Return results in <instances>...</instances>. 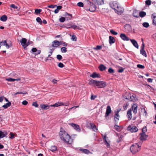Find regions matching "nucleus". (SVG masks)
Returning a JSON list of instances; mask_svg holds the SVG:
<instances>
[{
    "label": "nucleus",
    "mask_w": 156,
    "mask_h": 156,
    "mask_svg": "<svg viewBox=\"0 0 156 156\" xmlns=\"http://www.w3.org/2000/svg\"><path fill=\"white\" fill-rule=\"evenodd\" d=\"M69 125L72 127L77 132H80L81 129L79 125L73 123H69Z\"/></svg>",
    "instance_id": "20e7f679"
},
{
    "label": "nucleus",
    "mask_w": 156,
    "mask_h": 156,
    "mask_svg": "<svg viewBox=\"0 0 156 156\" xmlns=\"http://www.w3.org/2000/svg\"><path fill=\"white\" fill-rule=\"evenodd\" d=\"M42 10L41 9H36L35 10V13L36 14L40 13L41 12Z\"/></svg>",
    "instance_id": "79ce46f5"
},
{
    "label": "nucleus",
    "mask_w": 156,
    "mask_h": 156,
    "mask_svg": "<svg viewBox=\"0 0 156 156\" xmlns=\"http://www.w3.org/2000/svg\"><path fill=\"white\" fill-rule=\"evenodd\" d=\"M110 32L113 34L114 35H116L118 34V33L117 32H115L113 30H110Z\"/></svg>",
    "instance_id": "3c124183"
},
{
    "label": "nucleus",
    "mask_w": 156,
    "mask_h": 156,
    "mask_svg": "<svg viewBox=\"0 0 156 156\" xmlns=\"http://www.w3.org/2000/svg\"><path fill=\"white\" fill-rule=\"evenodd\" d=\"M6 80L10 82H13L15 81V80L14 79L12 78H8L6 79Z\"/></svg>",
    "instance_id": "864d4df0"
},
{
    "label": "nucleus",
    "mask_w": 156,
    "mask_h": 156,
    "mask_svg": "<svg viewBox=\"0 0 156 156\" xmlns=\"http://www.w3.org/2000/svg\"><path fill=\"white\" fill-rule=\"evenodd\" d=\"M32 105L35 107H38V105L37 104L36 102H33L32 103Z\"/></svg>",
    "instance_id": "052dcab7"
},
{
    "label": "nucleus",
    "mask_w": 156,
    "mask_h": 156,
    "mask_svg": "<svg viewBox=\"0 0 156 156\" xmlns=\"http://www.w3.org/2000/svg\"><path fill=\"white\" fill-rule=\"evenodd\" d=\"M97 82V81L93 80H91L89 81V83L91 86L94 87L96 86Z\"/></svg>",
    "instance_id": "aec40b11"
},
{
    "label": "nucleus",
    "mask_w": 156,
    "mask_h": 156,
    "mask_svg": "<svg viewBox=\"0 0 156 156\" xmlns=\"http://www.w3.org/2000/svg\"><path fill=\"white\" fill-rule=\"evenodd\" d=\"M115 42V40L114 38L112 36H109V43L110 44L114 43Z\"/></svg>",
    "instance_id": "2f4dec72"
},
{
    "label": "nucleus",
    "mask_w": 156,
    "mask_h": 156,
    "mask_svg": "<svg viewBox=\"0 0 156 156\" xmlns=\"http://www.w3.org/2000/svg\"><path fill=\"white\" fill-rule=\"evenodd\" d=\"M111 108L109 106H108L106 108V110L105 117H107L109 114L111 112Z\"/></svg>",
    "instance_id": "4468645a"
},
{
    "label": "nucleus",
    "mask_w": 156,
    "mask_h": 156,
    "mask_svg": "<svg viewBox=\"0 0 156 156\" xmlns=\"http://www.w3.org/2000/svg\"><path fill=\"white\" fill-rule=\"evenodd\" d=\"M108 72L109 73H113L114 72V70L112 69L111 68H109L108 70Z\"/></svg>",
    "instance_id": "bf43d9fd"
},
{
    "label": "nucleus",
    "mask_w": 156,
    "mask_h": 156,
    "mask_svg": "<svg viewBox=\"0 0 156 156\" xmlns=\"http://www.w3.org/2000/svg\"><path fill=\"white\" fill-rule=\"evenodd\" d=\"M140 139L142 140H146L148 136L146 135L145 133H141L140 134Z\"/></svg>",
    "instance_id": "ddd939ff"
},
{
    "label": "nucleus",
    "mask_w": 156,
    "mask_h": 156,
    "mask_svg": "<svg viewBox=\"0 0 156 156\" xmlns=\"http://www.w3.org/2000/svg\"><path fill=\"white\" fill-rule=\"evenodd\" d=\"M133 16L135 17L136 18H138L139 17V16L138 15V12L136 10H134V11H133Z\"/></svg>",
    "instance_id": "e433bc0d"
},
{
    "label": "nucleus",
    "mask_w": 156,
    "mask_h": 156,
    "mask_svg": "<svg viewBox=\"0 0 156 156\" xmlns=\"http://www.w3.org/2000/svg\"><path fill=\"white\" fill-rule=\"evenodd\" d=\"M151 1L150 0H146L145 1V3L146 5H151Z\"/></svg>",
    "instance_id": "5fc2aeb1"
},
{
    "label": "nucleus",
    "mask_w": 156,
    "mask_h": 156,
    "mask_svg": "<svg viewBox=\"0 0 156 156\" xmlns=\"http://www.w3.org/2000/svg\"><path fill=\"white\" fill-rule=\"evenodd\" d=\"M56 6V5H48V7L49 8H54Z\"/></svg>",
    "instance_id": "69168bd1"
},
{
    "label": "nucleus",
    "mask_w": 156,
    "mask_h": 156,
    "mask_svg": "<svg viewBox=\"0 0 156 156\" xmlns=\"http://www.w3.org/2000/svg\"><path fill=\"white\" fill-rule=\"evenodd\" d=\"M106 136L107 135L106 134H105L104 135L102 134L103 139L105 143V144L106 146L107 147H109L110 146V144L109 142H108L106 140Z\"/></svg>",
    "instance_id": "1a4fd4ad"
},
{
    "label": "nucleus",
    "mask_w": 156,
    "mask_h": 156,
    "mask_svg": "<svg viewBox=\"0 0 156 156\" xmlns=\"http://www.w3.org/2000/svg\"><path fill=\"white\" fill-rule=\"evenodd\" d=\"M10 138L13 139L14 138V135L12 133H10Z\"/></svg>",
    "instance_id": "338daca9"
},
{
    "label": "nucleus",
    "mask_w": 156,
    "mask_h": 156,
    "mask_svg": "<svg viewBox=\"0 0 156 156\" xmlns=\"http://www.w3.org/2000/svg\"><path fill=\"white\" fill-rule=\"evenodd\" d=\"M128 104L126 103V104H124L123 105V108L124 110H126L127 109V107L128 106Z\"/></svg>",
    "instance_id": "774afa93"
},
{
    "label": "nucleus",
    "mask_w": 156,
    "mask_h": 156,
    "mask_svg": "<svg viewBox=\"0 0 156 156\" xmlns=\"http://www.w3.org/2000/svg\"><path fill=\"white\" fill-rule=\"evenodd\" d=\"M132 108L133 113L134 114H136L137 113V110L136 105L134 104L133 105H132Z\"/></svg>",
    "instance_id": "6ab92c4d"
},
{
    "label": "nucleus",
    "mask_w": 156,
    "mask_h": 156,
    "mask_svg": "<svg viewBox=\"0 0 156 156\" xmlns=\"http://www.w3.org/2000/svg\"><path fill=\"white\" fill-rule=\"evenodd\" d=\"M65 20V18L64 17H61L59 19V21L62 23L64 22Z\"/></svg>",
    "instance_id": "a18cd8bd"
},
{
    "label": "nucleus",
    "mask_w": 156,
    "mask_h": 156,
    "mask_svg": "<svg viewBox=\"0 0 156 156\" xmlns=\"http://www.w3.org/2000/svg\"><path fill=\"white\" fill-rule=\"evenodd\" d=\"M65 16L67 20H70L72 17V15L71 14H69L67 12L65 13Z\"/></svg>",
    "instance_id": "393cba45"
},
{
    "label": "nucleus",
    "mask_w": 156,
    "mask_h": 156,
    "mask_svg": "<svg viewBox=\"0 0 156 156\" xmlns=\"http://www.w3.org/2000/svg\"><path fill=\"white\" fill-rule=\"evenodd\" d=\"M143 25L144 27L146 28H147L149 26V23L147 22L144 23H143Z\"/></svg>",
    "instance_id": "c03bdc74"
},
{
    "label": "nucleus",
    "mask_w": 156,
    "mask_h": 156,
    "mask_svg": "<svg viewBox=\"0 0 156 156\" xmlns=\"http://www.w3.org/2000/svg\"><path fill=\"white\" fill-rule=\"evenodd\" d=\"M114 128L118 132L121 131L123 129L122 126H119L116 125H115L114 126Z\"/></svg>",
    "instance_id": "b1692460"
},
{
    "label": "nucleus",
    "mask_w": 156,
    "mask_h": 156,
    "mask_svg": "<svg viewBox=\"0 0 156 156\" xmlns=\"http://www.w3.org/2000/svg\"><path fill=\"white\" fill-rule=\"evenodd\" d=\"M144 43L142 44V46L140 48V53L144 56L146 57H147V55L146 52L144 50Z\"/></svg>",
    "instance_id": "6e6552de"
},
{
    "label": "nucleus",
    "mask_w": 156,
    "mask_h": 156,
    "mask_svg": "<svg viewBox=\"0 0 156 156\" xmlns=\"http://www.w3.org/2000/svg\"><path fill=\"white\" fill-rule=\"evenodd\" d=\"M115 10L116 12L118 14H121L123 12V9L121 7L119 6V9H116V10Z\"/></svg>",
    "instance_id": "2eb2a0df"
},
{
    "label": "nucleus",
    "mask_w": 156,
    "mask_h": 156,
    "mask_svg": "<svg viewBox=\"0 0 156 156\" xmlns=\"http://www.w3.org/2000/svg\"><path fill=\"white\" fill-rule=\"evenodd\" d=\"M92 3V2L89 0L86 1L84 3V9L87 11H89V8L91 7Z\"/></svg>",
    "instance_id": "423d86ee"
},
{
    "label": "nucleus",
    "mask_w": 156,
    "mask_h": 156,
    "mask_svg": "<svg viewBox=\"0 0 156 156\" xmlns=\"http://www.w3.org/2000/svg\"><path fill=\"white\" fill-rule=\"evenodd\" d=\"M130 41L133 45L137 48H138L139 45L137 42L134 39H130Z\"/></svg>",
    "instance_id": "f3484780"
},
{
    "label": "nucleus",
    "mask_w": 156,
    "mask_h": 156,
    "mask_svg": "<svg viewBox=\"0 0 156 156\" xmlns=\"http://www.w3.org/2000/svg\"><path fill=\"white\" fill-rule=\"evenodd\" d=\"M72 40L73 41H76V36L73 34L72 36Z\"/></svg>",
    "instance_id": "a19ab883"
},
{
    "label": "nucleus",
    "mask_w": 156,
    "mask_h": 156,
    "mask_svg": "<svg viewBox=\"0 0 156 156\" xmlns=\"http://www.w3.org/2000/svg\"><path fill=\"white\" fill-rule=\"evenodd\" d=\"M90 128L92 129L94 131H96L98 130V129L96 127L95 125L93 123H90Z\"/></svg>",
    "instance_id": "a878e982"
},
{
    "label": "nucleus",
    "mask_w": 156,
    "mask_h": 156,
    "mask_svg": "<svg viewBox=\"0 0 156 156\" xmlns=\"http://www.w3.org/2000/svg\"><path fill=\"white\" fill-rule=\"evenodd\" d=\"M7 135V133L6 132H2V131H0V138H2L4 137Z\"/></svg>",
    "instance_id": "bb28decb"
},
{
    "label": "nucleus",
    "mask_w": 156,
    "mask_h": 156,
    "mask_svg": "<svg viewBox=\"0 0 156 156\" xmlns=\"http://www.w3.org/2000/svg\"><path fill=\"white\" fill-rule=\"evenodd\" d=\"M36 21L38 22L40 24H41L42 23V21L41 19L39 17H37L36 19Z\"/></svg>",
    "instance_id": "ea45409f"
},
{
    "label": "nucleus",
    "mask_w": 156,
    "mask_h": 156,
    "mask_svg": "<svg viewBox=\"0 0 156 156\" xmlns=\"http://www.w3.org/2000/svg\"><path fill=\"white\" fill-rule=\"evenodd\" d=\"M127 129L129 131L132 133L136 132L138 130V128L136 126H128Z\"/></svg>",
    "instance_id": "0eeeda50"
},
{
    "label": "nucleus",
    "mask_w": 156,
    "mask_h": 156,
    "mask_svg": "<svg viewBox=\"0 0 156 156\" xmlns=\"http://www.w3.org/2000/svg\"><path fill=\"white\" fill-rule=\"evenodd\" d=\"M27 42V39L25 38H23L20 41L21 45L23 46L24 48H26L27 45H26Z\"/></svg>",
    "instance_id": "f8f14e48"
},
{
    "label": "nucleus",
    "mask_w": 156,
    "mask_h": 156,
    "mask_svg": "<svg viewBox=\"0 0 156 156\" xmlns=\"http://www.w3.org/2000/svg\"><path fill=\"white\" fill-rule=\"evenodd\" d=\"M100 75L98 74H97L96 73H94L90 75V76L94 78H99Z\"/></svg>",
    "instance_id": "cd10ccee"
},
{
    "label": "nucleus",
    "mask_w": 156,
    "mask_h": 156,
    "mask_svg": "<svg viewBox=\"0 0 156 156\" xmlns=\"http://www.w3.org/2000/svg\"><path fill=\"white\" fill-rule=\"evenodd\" d=\"M96 9L95 5L93 3H92L91 6L89 8V11L91 12H94Z\"/></svg>",
    "instance_id": "a211bd4d"
},
{
    "label": "nucleus",
    "mask_w": 156,
    "mask_h": 156,
    "mask_svg": "<svg viewBox=\"0 0 156 156\" xmlns=\"http://www.w3.org/2000/svg\"><path fill=\"white\" fill-rule=\"evenodd\" d=\"M71 28H72L74 30H75L76 29H79V27H77L76 25H73V24H71Z\"/></svg>",
    "instance_id": "49530a36"
},
{
    "label": "nucleus",
    "mask_w": 156,
    "mask_h": 156,
    "mask_svg": "<svg viewBox=\"0 0 156 156\" xmlns=\"http://www.w3.org/2000/svg\"><path fill=\"white\" fill-rule=\"evenodd\" d=\"M71 24H66L65 27L67 29H69L71 28Z\"/></svg>",
    "instance_id": "e2e57ef3"
},
{
    "label": "nucleus",
    "mask_w": 156,
    "mask_h": 156,
    "mask_svg": "<svg viewBox=\"0 0 156 156\" xmlns=\"http://www.w3.org/2000/svg\"><path fill=\"white\" fill-rule=\"evenodd\" d=\"M110 5L111 7L114 9L116 10V9H119V6L118 4L115 2H112L110 3Z\"/></svg>",
    "instance_id": "9b49d317"
},
{
    "label": "nucleus",
    "mask_w": 156,
    "mask_h": 156,
    "mask_svg": "<svg viewBox=\"0 0 156 156\" xmlns=\"http://www.w3.org/2000/svg\"><path fill=\"white\" fill-rule=\"evenodd\" d=\"M125 29H127L128 30H129L131 29V27L129 24H126L124 26Z\"/></svg>",
    "instance_id": "4c0bfd02"
},
{
    "label": "nucleus",
    "mask_w": 156,
    "mask_h": 156,
    "mask_svg": "<svg viewBox=\"0 0 156 156\" xmlns=\"http://www.w3.org/2000/svg\"><path fill=\"white\" fill-rule=\"evenodd\" d=\"M31 51L33 53H35L34 54L35 55L39 54L41 52L40 50H37L36 48H32Z\"/></svg>",
    "instance_id": "4be33fe9"
},
{
    "label": "nucleus",
    "mask_w": 156,
    "mask_h": 156,
    "mask_svg": "<svg viewBox=\"0 0 156 156\" xmlns=\"http://www.w3.org/2000/svg\"><path fill=\"white\" fill-rule=\"evenodd\" d=\"M131 111V109L130 108L128 109L127 112V116L129 119H131L132 117Z\"/></svg>",
    "instance_id": "412c9836"
},
{
    "label": "nucleus",
    "mask_w": 156,
    "mask_h": 156,
    "mask_svg": "<svg viewBox=\"0 0 156 156\" xmlns=\"http://www.w3.org/2000/svg\"><path fill=\"white\" fill-rule=\"evenodd\" d=\"M6 41H0V48L2 45H5L6 44Z\"/></svg>",
    "instance_id": "6e6d98bb"
},
{
    "label": "nucleus",
    "mask_w": 156,
    "mask_h": 156,
    "mask_svg": "<svg viewBox=\"0 0 156 156\" xmlns=\"http://www.w3.org/2000/svg\"><path fill=\"white\" fill-rule=\"evenodd\" d=\"M64 104L63 102H58L55 103V104L50 105V106L51 107H58L59 106H60L61 105H64Z\"/></svg>",
    "instance_id": "5701e85b"
},
{
    "label": "nucleus",
    "mask_w": 156,
    "mask_h": 156,
    "mask_svg": "<svg viewBox=\"0 0 156 156\" xmlns=\"http://www.w3.org/2000/svg\"><path fill=\"white\" fill-rule=\"evenodd\" d=\"M11 105V102H10L8 101V103H6L5 105H3L2 107L5 109H6L8 108V107H10Z\"/></svg>",
    "instance_id": "c756f323"
},
{
    "label": "nucleus",
    "mask_w": 156,
    "mask_h": 156,
    "mask_svg": "<svg viewBox=\"0 0 156 156\" xmlns=\"http://www.w3.org/2000/svg\"><path fill=\"white\" fill-rule=\"evenodd\" d=\"M146 15V13L144 11H141L139 12V16L141 17H143Z\"/></svg>",
    "instance_id": "c9c22d12"
},
{
    "label": "nucleus",
    "mask_w": 156,
    "mask_h": 156,
    "mask_svg": "<svg viewBox=\"0 0 156 156\" xmlns=\"http://www.w3.org/2000/svg\"><path fill=\"white\" fill-rule=\"evenodd\" d=\"M80 150L82 151L83 153L87 154H88L90 153L89 150L86 149L80 148Z\"/></svg>",
    "instance_id": "c85d7f7f"
},
{
    "label": "nucleus",
    "mask_w": 156,
    "mask_h": 156,
    "mask_svg": "<svg viewBox=\"0 0 156 156\" xmlns=\"http://www.w3.org/2000/svg\"><path fill=\"white\" fill-rule=\"evenodd\" d=\"M153 21L154 25L156 26V16L154 17Z\"/></svg>",
    "instance_id": "4d7b16f0"
},
{
    "label": "nucleus",
    "mask_w": 156,
    "mask_h": 156,
    "mask_svg": "<svg viewBox=\"0 0 156 156\" xmlns=\"http://www.w3.org/2000/svg\"><path fill=\"white\" fill-rule=\"evenodd\" d=\"M57 58L58 59L60 60L62 58V57L61 55H57Z\"/></svg>",
    "instance_id": "13d9d810"
},
{
    "label": "nucleus",
    "mask_w": 156,
    "mask_h": 156,
    "mask_svg": "<svg viewBox=\"0 0 156 156\" xmlns=\"http://www.w3.org/2000/svg\"><path fill=\"white\" fill-rule=\"evenodd\" d=\"M127 99H129L130 101L133 102H135L137 101V98L136 97V95L135 94H129L128 95L127 97L126 98Z\"/></svg>",
    "instance_id": "7ed1b4c3"
},
{
    "label": "nucleus",
    "mask_w": 156,
    "mask_h": 156,
    "mask_svg": "<svg viewBox=\"0 0 156 156\" xmlns=\"http://www.w3.org/2000/svg\"><path fill=\"white\" fill-rule=\"evenodd\" d=\"M141 146L138 143H135L132 145L130 147V150L133 154H135L138 152L140 149Z\"/></svg>",
    "instance_id": "f03ea898"
},
{
    "label": "nucleus",
    "mask_w": 156,
    "mask_h": 156,
    "mask_svg": "<svg viewBox=\"0 0 156 156\" xmlns=\"http://www.w3.org/2000/svg\"><path fill=\"white\" fill-rule=\"evenodd\" d=\"M120 37L124 41H128L129 40V38L124 34H121Z\"/></svg>",
    "instance_id": "dca6fc26"
},
{
    "label": "nucleus",
    "mask_w": 156,
    "mask_h": 156,
    "mask_svg": "<svg viewBox=\"0 0 156 156\" xmlns=\"http://www.w3.org/2000/svg\"><path fill=\"white\" fill-rule=\"evenodd\" d=\"M59 136L61 140L69 144H71L73 141V139L63 129H61L59 133Z\"/></svg>",
    "instance_id": "f257e3e1"
},
{
    "label": "nucleus",
    "mask_w": 156,
    "mask_h": 156,
    "mask_svg": "<svg viewBox=\"0 0 156 156\" xmlns=\"http://www.w3.org/2000/svg\"><path fill=\"white\" fill-rule=\"evenodd\" d=\"M60 42L57 40H55L52 43V46L54 48H56L60 45Z\"/></svg>",
    "instance_id": "9d476101"
},
{
    "label": "nucleus",
    "mask_w": 156,
    "mask_h": 156,
    "mask_svg": "<svg viewBox=\"0 0 156 156\" xmlns=\"http://www.w3.org/2000/svg\"><path fill=\"white\" fill-rule=\"evenodd\" d=\"M137 67L140 69H144L145 68V67L144 66L140 65V64H137Z\"/></svg>",
    "instance_id": "37998d69"
},
{
    "label": "nucleus",
    "mask_w": 156,
    "mask_h": 156,
    "mask_svg": "<svg viewBox=\"0 0 156 156\" xmlns=\"http://www.w3.org/2000/svg\"><path fill=\"white\" fill-rule=\"evenodd\" d=\"M99 69L100 70L103 71L105 70L106 67L103 64H101L99 67Z\"/></svg>",
    "instance_id": "72a5a7b5"
},
{
    "label": "nucleus",
    "mask_w": 156,
    "mask_h": 156,
    "mask_svg": "<svg viewBox=\"0 0 156 156\" xmlns=\"http://www.w3.org/2000/svg\"><path fill=\"white\" fill-rule=\"evenodd\" d=\"M7 19V17L6 15H3L0 18V20L3 22H5Z\"/></svg>",
    "instance_id": "7c9ffc66"
},
{
    "label": "nucleus",
    "mask_w": 156,
    "mask_h": 156,
    "mask_svg": "<svg viewBox=\"0 0 156 156\" xmlns=\"http://www.w3.org/2000/svg\"><path fill=\"white\" fill-rule=\"evenodd\" d=\"M147 129L146 126H144L143 127L142 129V133H145L147 131Z\"/></svg>",
    "instance_id": "603ef678"
},
{
    "label": "nucleus",
    "mask_w": 156,
    "mask_h": 156,
    "mask_svg": "<svg viewBox=\"0 0 156 156\" xmlns=\"http://www.w3.org/2000/svg\"><path fill=\"white\" fill-rule=\"evenodd\" d=\"M58 66L59 67L61 68L63 67L64 66L63 64L61 62L59 63Z\"/></svg>",
    "instance_id": "680f3d73"
},
{
    "label": "nucleus",
    "mask_w": 156,
    "mask_h": 156,
    "mask_svg": "<svg viewBox=\"0 0 156 156\" xmlns=\"http://www.w3.org/2000/svg\"><path fill=\"white\" fill-rule=\"evenodd\" d=\"M102 48V47L101 46L97 45L96 47L94 48V49L96 50H100Z\"/></svg>",
    "instance_id": "de8ad7c7"
},
{
    "label": "nucleus",
    "mask_w": 156,
    "mask_h": 156,
    "mask_svg": "<svg viewBox=\"0 0 156 156\" xmlns=\"http://www.w3.org/2000/svg\"><path fill=\"white\" fill-rule=\"evenodd\" d=\"M61 50L62 53H66L67 51V48L65 47H62L61 49Z\"/></svg>",
    "instance_id": "58836bf2"
},
{
    "label": "nucleus",
    "mask_w": 156,
    "mask_h": 156,
    "mask_svg": "<svg viewBox=\"0 0 156 156\" xmlns=\"http://www.w3.org/2000/svg\"><path fill=\"white\" fill-rule=\"evenodd\" d=\"M5 46L7 48H9L10 47H11L12 44L10 43V44H8L6 42V44H5Z\"/></svg>",
    "instance_id": "8fccbe9b"
},
{
    "label": "nucleus",
    "mask_w": 156,
    "mask_h": 156,
    "mask_svg": "<svg viewBox=\"0 0 156 156\" xmlns=\"http://www.w3.org/2000/svg\"><path fill=\"white\" fill-rule=\"evenodd\" d=\"M77 5L80 7H83V3L80 2L77 3Z\"/></svg>",
    "instance_id": "09e8293b"
},
{
    "label": "nucleus",
    "mask_w": 156,
    "mask_h": 156,
    "mask_svg": "<svg viewBox=\"0 0 156 156\" xmlns=\"http://www.w3.org/2000/svg\"><path fill=\"white\" fill-rule=\"evenodd\" d=\"M106 85V82L101 81H97L96 86L98 88H102L105 87Z\"/></svg>",
    "instance_id": "39448f33"
},
{
    "label": "nucleus",
    "mask_w": 156,
    "mask_h": 156,
    "mask_svg": "<svg viewBox=\"0 0 156 156\" xmlns=\"http://www.w3.org/2000/svg\"><path fill=\"white\" fill-rule=\"evenodd\" d=\"M22 103L24 105H26L28 104V102L26 100H24L22 102Z\"/></svg>",
    "instance_id": "0e129e2a"
},
{
    "label": "nucleus",
    "mask_w": 156,
    "mask_h": 156,
    "mask_svg": "<svg viewBox=\"0 0 156 156\" xmlns=\"http://www.w3.org/2000/svg\"><path fill=\"white\" fill-rule=\"evenodd\" d=\"M57 150V147L55 146H52L51 147V149H50V151L52 152H54Z\"/></svg>",
    "instance_id": "f704fd0d"
},
{
    "label": "nucleus",
    "mask_w": 156,
    "mask_h": 156,
    "mask_svg": "<svg viewBox=\"0 0 156 156\" xmlns=\"http://www.w3.org/2000/svg\"><path fill=\"white\" fill-rule=\"evenodd\" d=\"M41 108L43 109H48L49 108V106L48 105H40Z\"/></svg>",
    "instance_id": "473e14b6"
}]
</instances>
